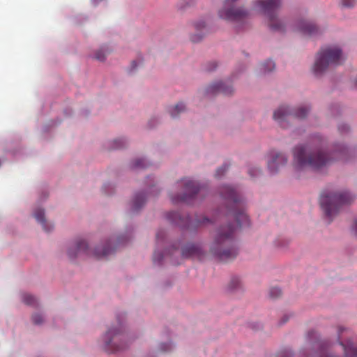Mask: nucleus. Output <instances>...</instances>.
Instances as JSON below:
<instances>
[{
	"label": "nucleus",
	"instance_id": "nucleus-1",
	"mask_svg": "<svg viewBox=\"0 0 357 357\" xmlns=\"http://www.w3.org/2000/svg\"><path fill=\"white\" fill-rule=\"evenodd\" d=\"M347 153V149L343 146H338L330 155L319 146L310 149L303 146H298L294 150L293 165L297 170L307 167L318 169L335 160H345Z\"/></svg>",
	"mask_w": 357,
	"mask_h": 357
},
{
	"label": "nucleus",
	"instance_id": "nucleus-2",
	"mask_svg": "<svg viewBox=\"0 0 357 357\" xmlns=\"http://www.w3.org/2000/svg\"><path fill=\"white\" fill-rule=\"evenodd\" d=\"M234 231V229L230 225L220 228L211 245V252L221 261L232 259L238 254L232 241Z\"/></svg>",
	"mask_w": 357,
	"mask_h": 357
},
{
	"label": "nucleus",
	"instance_id": "nucleus-3",
	"mask_svg": "<svg viewBox=\"0 0 357 357\" xmlns=\"http://www.w3.org/2000/svg\"><path fill=\"white\" fill-rule=\"evenodd\" d=\"M353 200L354 196L348 191H328L321 195L320 205L326 217L331 221L344 205L350 204Z\"/></svg>",
	"mask_w": 357,
	"mask_h": 357
},
{
	"label": "nucleus",
	"instance_id": "nucleus-4",
	"mask_svg": "<svg viewBox=\"0 0 357 357\" xmlns=\"http://www.w3.org/2000/svg\"><path fill=\"white\" fill-rule=\"evenodd\" d=\"M343 54L341 49L336 45H329L322 47L317 53L313 70L315 75H321L330 67L342 63Z\"/></svg>",
	"mask_w": 357,
	"mask_h": 357
},
{
	"label": "nucleus",
	"instance_id": "nucleus-5",
	"mask_svg": "<svg viewBox=\"0 0 357 357\" xmlns=\"http://www.w3.org/2000/svg\"><path fill=\"white\" fill-rule=\"evenodd\" d=\"M221 196L227 202L229 211L231 213L239 227L248 226L249 218L243 210L241 197L231 186L225 185L220 190Z\"/></svg>",
	"mask_w": 357,
	"mask_h": 357
},
{
	"label": "nucleus",
	"instance_id": "nucleus-6",
	"mask_svg": "<svg viewBox=\"0 0 357 357\" xmlns=\"http://www.w3.org/2000/svg\"><path fill=\"white\" fill-rule=\"evenodd\" d=\"M255 6L267 17L268 25L272 31L280 33L286 31V23L278 17L282 0H255Z\"/></svg>",
	"mask_w": 357,
	"mask_h": 357
},
{
	"label": "nucleus",
	"instance_id": "nucleus-7",
	"mask_svg": "<svg viewBox=\"0 0 357 357\" xmlns=\"http://www.w3.org/2000/svg\"><path fill=\"white\" fill-rule=\"evenodd\" d=\"M309 112L307 107L301 106L294 110H290L288 107L281 106L273 114L274 119L282 128H287V122L291 121L294 119H302L305 118Z\"/></svg>",
	"mask_w": 357,
	"mask_h": 357
},
{
	"label": "nucleus",
	"instance_id": "nucleus-8",
	"mask_svg": "<svg viewBox=\"0 0 357 357\" xmlns=\"http://www.w3.org/2000/svg\"><path fill=\"white\" fill-rule=\"evenodd\" d=\"M238 0H225L222 8L219 10L220 17L229 21L238 22L246 19L249 11L243 6H235Z\"/></svg>",
	"mask_w": 357,
	"mask_h": 357
},
{
	"label": "nucleus",
	"instance_id": "nucleus-9",
	"mask_svg": "<svg viewBox=\"0 0 357 357\" xmlns=\"http://www.w3.org/2000/svg\"><path fill=\"white\" fill-rule=\"evenodd\" d=\"M181 185L183 186L182 195L171 197L174 203L179 202L189 203L200 190L199 184L189 178L182 179Z\"/></svg>",
	"mask_w": 357,
	"mask_h": 357
},
{
	"label": "nucleus",
	"instance_id": "nucleus-10",
	"mask_svg": "<svg viewBox=\"0 0 357 357\" xmlns=\"http://www.w3.org/2000/svg\"><path fill=\"white\" fill-rule=\"evenodd\" d=\"M349 330L343 326H338L337 329V339L340 341V344L344 349V357H357V346L354 343L349 340L346 344L342 341L344 338V333H349Z\"/></svg>",
	"mask_w": 357,
	"mask_h": 357
},
{
	"label": "nucleus",
	"instance_id": "nucleus-11",
	"mask_svg": "<svg viewBox=\"0 0 357 357\" xmlns=\"http://www.w3.org/2000/svg\"><path fill=\"white\" fill-rule=\"evenodd\" d=\"M287 162V158L284 153L273 151L269 154L268 168L271 173H275L281 167L285 165Z\"/></svg>",
	"mask_w": 357,
	"mask_h": 357
},
{
	"label": "nucleus",
	"instance_id": "nucleus-12",
	"mask_svg": "<svg viewBox=\"0 0 357 357\" xmlns=\"http://www.w3.org/2000/svg\"><path fill=\"white\" fill-rule=\"evenodd\" d=\"M294 30L298 31L303 36H316L320 33V29L316 24L305 20L298 22Z\"/></svg>",
	"mask_w": 357,
	"mask_h": 357
},
{
	"label": "nucleus",
	"instance_id": "nucleus-13",
	"mask_svg": "<svg viewBox=\"0 0 357 357\" xmlns=\"http://www.w3.org/2000/svg\"><path fill=\"white\" fill-rule=\"evenodd\" d=\"M119 330H109L105 335V349L110 352H115L122 349L123 347L117 345L119 340Z\"/></svg>",
	"mask_w": 357,
	"mask_h": 357
},
{
	"label": "nucleus",
	"instance_id": "nucleus-14",
	"mask_svg": "<svg viewBox=\"0 0 357 357\" xmlns=\"http://www.w3.org/2000/svg\"><path fill=\"white\" fill-rule=\"evenodd\" d=\"M207 93L216 94L222 93L225 95H230L233 93V88L222 82H215L208 86L206 89Z\"/></svg>",
	"mask_w": 357,
	"mask_h": 357
},
{
	"label": "nucleus",
	"instance_id": "nucleus-15",
	"mask_svg": "<svg viewBox=\"0 0 357 357\" xmlns=\"http://www.w3.org/2000/svg\"><path fill=\"white\" fill-rule=\"evenodd\" d=\"M82 252L89 253L88 244L84 240H77L75 245L68 250V255L70 259H73Z\"/></svg>",
	"mask_w": 357,
	"mask_h": 357
},
{
	"label": "nucleus",
	"instance_id": "nucleus-16",
	"mask_svg": "<svg viewBox=\"0 0 357 357\" xmlns=\"http://www.w3.org/2000/svg\"><path fill=\"white\" fill-rule=\"evenodd\" d=\"M200 255L201 249L198 245L188 243L182 248V255L184 257L199 256Z\"/></svg>",
	"mask_w": 357,
	"mask_h": 357
},
{
	"label": "nucleus",
	"instance_id": "nucleus-17",
	"mask_svg": "<svg viewBox=\"0 0 357 357\" xmlns=\"http://www.w3.org/2000/svg\"><path fill=\"white\" fill-rule=\"evenodd\" d=\"M314 347L317 349L310 357H334L328 354L325 342H314Z\"/></svg>",
	"mask_w": 357,
	"mask_h": 357
},
{
	"label": "nucleus",
	"instance_id": "nucleus-18",
	"mask_svg": "<svg viewBox=\"0 0 357 357\" xmlns=\"http://www.w3.org/2000/svg\"><path fill=\"white\" fill-rule=\"evenodd\" d=\"M34 217L42 225L43 228L45 231H51L53 227L52 225L46 222L43 209L37 208L34 212Z\"/></svg>",
	"mask_w": 357,
	"mask_h": 357
},
{
	"label": "nucleus",
	"instance_id": "nucleus-19",
	"mask_svg": "<svg viewBox=\"0 0 357 357\" xmlns=\"http://www.w3.org/2000/svg\"><path fill=\"white\" fill-rule=\"evenodd\" d=\"M111 244L112 242L109 240L104 248H96L94 250V255L98 258H100L110 255L114 251V248L111 247Z\"/></svg>",
	"mask_w": 357,
	"mask_h": 357
},
{
	"label": "nucleus",
	"instance_id": "nucleus-20",
	"mask_svg": "<svg viewBox=\"0 0 357 357\" xmlns=\"http://www.w3.org/2000/svg\"><path fill=\"white\" fill-rule=\"evenodd\" d=\"M146 201L145 195L144 193H138L135 195L133 202L132 209L133 211H139L144 204Z\"/></svg>",
	"mask_w": 357,
	"mask_h": 357
},
{
	"label": "nucleus",
	"instance_id": "nucleus-21",
	"mask_svg": "<svg viewBox=\"0 0 357 357\" xmlns=\"http://www.w3.org/2000/svg\"><path fill=\"white\" fill-rule=\"evenodd\" d=\"M167 218L172 222L173 223H175L176 225H178L181 227H185L186 225L183 221V219L181 218V215L178 212L172 211L169 212L167 215Z\"/></svg>",
	"mask_w": 357,
	"mask_h": 357
},
{
	"label": "nucleus",
	"instance_id": "nucleus-22",
	"mask_svg": "<svg viewBox=\"0 0 357 357\" xmlns=\"http://www.w3.org/2000/svg\"><path fill=\"white\" fill-rule=\"evenodd\" d=\"M185 106L183 102L178 103L174 107L169 109V113L172 117H176L180 113L184 112Z\"/></svg>",
	"mask_w": 357,
	"mask_h": 357
},
{
	"label": "nucleus",
	"instance_id": "nucleus-23",
	"mask_svg": "<svg viewBox=\"0 0 357 357\" xmlns=\"http://www.w3.org/2000/svg\"><path fill=\"white\" fill-rule=\"evenodd\" d=\"M241 287V281L238 278H232L228 284L230 291H235Z\"/></svg>",
	"mask_w": 357,
	"mask_h": 357
},
{
	"label": "nucleus",
	"instance_id": "nucleus-24",
	"mask_svg": "<svg viewBox=\"0 0 357 357\" xmlns=\"http://www.w3.org/2000/svg\"><path fill=\"white\" fill-rule=\"evenodd\" d=\"M261 69L264 73H268L275 69V63L271 60H268L265 63L261 64Z\"/></svg>",
	"mask_w": 357,
	"mask_h": 357
},
{
	"label": "nucleus",
	"instance_id": "nucleus-25",
	"mask_svg": "<svg viewBox=\"0 0 357 357\" xmlns=\"http://www.w3.org/2000/svg\"><path fill=\"white\" fill-rule=\"evenodd\" d=\"M23 302L26 305H33L36 303V299L30 294H24L23 296Z\"/></svg>",
	"mask_w": 357,
	"mask_h": 357
},
{
	"label": "nucleus",
	"instance_id": "nucleus-26",
	"mask_svg": "<svg viewBox=\"0 0 357 357\" xmlns=\"http://www.w3.org/2000/svg\"><path fill=\"white\" fill-rule=\"evenodd\" d=\"M146 167V165L145 164V161L142 158L136 159L132 162V167L134 169L144 168Z\"/></svg>",
	"mask_w": 357,
	"mask_h": 357
},
{
	"label": "nucleus",
	"instance_id": "nucleus-27",
	"mask_svg": "<svg viewBox=\"0 0 357 357\" xmlns=\"http://www.w3.org/2000/svg\"><path fill=\"white\" fill-rule=\"evenodd\" d=\"M282 294L281 289L278 287H273L269 290V296L272 298H277Z\"/></svg>",
	"mask_w": 357,
	"mask_h": 357
},
{
	"label": "nucleus",
	"instance_id": "nucleus-28",
	"mask_svg": "<svg viewBox=\"0 0 357 357\" xmlns=\"http://www.w3.org/2000/svg\"><path fill=\"white\" fill-rule=\"evenodd\" d=\"M106 52L107 51L105 49L101 48L95 54L94 57L98 61H103L106 57Z\"/></svg>",
	"mask_w": 357,
	"mask_h": 357
},
{
	"label": "nucleus",
	"instance_id": "nucleus-29",
	"mask_svg": "<svg viewBox=\"0 0 357 357\" xmlns=\"http://www.w3.org/2000/svg\"><path fill=\"white\" fill-rule=\"evenodd\" d=\"M356 3V0H340V4L344 8L354 7Z\"/></svg>",
	"mask_w": 357,
	"mask_h": 357
},
{
	"label": "nucleus",
	"instance_id": "nucleus-30",
	"mask_svg": "<svg viewBox=\"0 0 357 357\" xmlns=\"http://www.w3.org/2000/svg\"><path fill=\"white\" fill-rule=\"evenodd\" d=\"M32 321L34 324L39 325L43 322V317L40 314H34L32 316Z\"/></svg>",
	"mask_w": 357,
	"mask_h": 357
},
{
	"label": "nucleus",
	"instance_id": "nucleus-31",
	"mask_svg": "<svg viewBox=\"0 0 357 357\" xmlns=\"http://www.w3.org/2000/svg\"><path fill=\"white\" fill-rule=\"evenodd\" d=\"M292 353L289 349H284L278 352L276 357H292Z\"/></svg>",
	"mask_w": 357,
	"mask_h": 357
},
{
	"label": "nucleus",
	"instance_id": "nucleus-32",
	"mask_svg": "<svg viewBox=\"0 0 357 357\" xmlns=\"http://www.w3.org/2000/svg\"><path fill=\"white\" fill-rule=\"evenodd\" d=\"M227 169H228V166L227 165H224L222 167L218 168L216 171L215 176L216 177L221 176L222 175L224 174V173L227 171Z\"/></svg>",
	"mask_w": 357,
	"mask_h": 357
},
{
	"label": "nucleus",
	"instance_id": "nucleus-33",
	"mask_svg": "<svg viewBox=\"0 0 357 357\" xmlns=\"http://www.w3.org/2000/svg\"><path fill=\"white\" fill-rule=\"evenodd\" d=\"M206 27L205 22L202 20L195 24V28L197 31H202Z\"/></svg>",
	"mask_w": 357,
	"mask_h": 357
},
{
	"label": "nucleus",
	"instance_id": "nucleus-34",
	"mask_svg": "<svg viewBox=\"0 0 357 357\" xmlns=\"http://www.w3.org/2000/svg\"><path fill=\"white\" fill-rule=\"evenodd\" d=\"M203 36V33L194 34L191 36L190 39L193 43H197L202 40Z\"/></svg>",
	"mask_w": 357,
	"mask_h": 357
},
{
	"label": "nucleus",
	"instance_id": "nucleus-35",
	"mask_svg": "<svg viewBox=\"0 0 357 357\" xmlns=\"http://www.w3.org/2000/svg\"><path fill=\"white\" fill-rule=\"evenodd\" d=\"M260 173V170L258 169H250L249 174L251 176H255Z\"/></svg>",
	"mask_w": 357,
	"mask_h": 357
},
{
	"label": "nucleus",
	"instance_id": "nucleus-36",
	"mask_svg": "<svg viewBox=\"0 0 357 357\" xmlns=\"http://www.w3.org/2000/svg\"><path fill=\"white\" fill-rule=\"evenodd\" d=\"M162 258H163V256H162V255H159V254H158V253H156V252H155V253H154V255H153V261H157L160 262V260H161Z\"/></svg>",
	"mask_w": 357,
	"mask_h": 357
},
{
	"label": "nucleus",
	"instance_id": "nucleus-37",
	"mask_svg": "<svg viewBox=\"0 0 357 357\" xmlns=\"http://www.w3.org/2000/svg\"><path fill=\"white\" fill-rule=\"evenodd\" d=\"M338 129L340 132H347L349 130V127L347 125H341Z\"/></svg>",
	"mask_w": 357,
	"mask_h": 357
},
{
	"label": "nucleus",
	"instance_id": "nucleus-38",
	"mask_svg": "<svg viewBox=\"0 0 357 357\" xmlns=\"http://www.w3.org/2000/svg\"><path fill=\"white\" fill-rule=\"evenodd\" d=\"M163 235H164V231H158V233L156 234V238H157V240L159 241L160 239H162Z\"/></svg>",
	"mask_w": 357,
	"mask_h": 357
},
{
	"label": "nucleus",
	"instance_id": "nucleus-39",
	"mask_svg": "<svg viewBox=\"0 0 357 357\" xmlns=\"http://www.w3.org/2000/svg\"><path fill=\"white\" fill-rule=\"evenodd\" d=\"M317 337V335H316V333L314 332V331H312V332H310L308 333V339L311 341L312 340L313 338H316Z\"/></svg>",
	"mask_w": 357,
	"mask_h": 357
},
{
	"label": "nucleus",
	"instance_id": "nucleus-40",
	"mask_svg": "<svg viewBox=\"0 0 357 357\" xmlns=\"http://www.w3.org/2000/svg\"><path fill=\"white\" fill-rule=\"evenodd\" d=\"M210 222V220L208 218H203V220L201 222V221H199L198 223L199 225H205V224H207Z\"/></svg>",
	"mask_w": 357,
	"mask_h": 357
},
{
	"label": "nucleus",
	"instance_id": "nucleus-41",
	"mask_svg": "<svg viewBox=\"0 0 357 357\" xmlns=\"http://www.w3.org/2000/svg\"><path fill=\"white\" fill-rule=\"evenodd\" d=\"M288 319H289V317L287 315H284L281 320L280 324H283L286 323Z\"/></svg>",
	"mask_w": 357,
	"mask_h": 357
},
{
	"label": "nucleus",
	"instance_id": "nucleus-42",
	"mask_svg": "<svg viewBox=\"0 0 357 357\" xmlns=\"http://www.w3.org/2000/svg\"><path fill=\"white\" fill-rule=\"evenodd\" d=\"M353 229L354 231L355 234L357 236V220L355 222L353 226Z\"/></svg>",
	"mask_w": 357,
	"mask_h": 357
},
{
	"label": "nucleus",
	"instance_id": "nucleus-43",
	"mask_svg": "<svg viewBox=\"0 0 357 357\" xmlns=\"http://www.w3.org/2000/svg\"><path fill=\"white\" fill-rule=\"evenodd\" d=\"M211 65L213 66L212 67H209L207 70L211 71V70H214L215 68H216V63H212Z\"/></svg>",
	"mask_w": 357,
	"mask_h": 357
},
{
	"label": "nucleus",
	"instance_id": "nucleus-44",
	"mask_svg": "<svg viewBox=\"0 0 357 357\" xmlns=\"http://www.w3.org/2000/svg\"><path fill=\"white\" fill-rule=\"evenodd\" d=\"M136 66H137L136 61H133L132 62L131 67H132V69H134V68H136Z\"/></svg>",
	"mask_w": 357,
	"mask_h": 357
},
{
	"label": "nucleus",
	"instance_id": "nucleus-45",
	"mask_svg": "<svg viewBox=\"0 0 357 357\" xmlns=\"http://www.w3.org/2000/svg\"><path fill=\"white\" fill-rule=\"evenodd\" d=\"M116 148H121V147H122V145H121V144H120V145H116Z\"/></svg>",
	"mask_w": 357,
	"mask_h": 357
},
{
	"label": "nucleus",
	"instance_id": "nucleus-46",
	"mask_svg": "<svg viewBox=\"0 0 357 357\" xmlns=\"http://www.w3.org/2000/svg\"><path fill=\"white\" fill-rule=\"evenodd\" d=\"M119 142H121V140H116L114 142L118 143Z\"/></svg>",
	"mask_w": 357,
	"mask_h": 357
},
{
	"label": "nucleus",
	"instance_id": "nucleus-47",
	"mask_svg": "<svg viewBox=\"0 0 357 357\" xmlns=\"http://www.w3.org/2000/svg\"><path fill=\"white\" fill-rule=\"evenodd\" d=\"M355 84H356V87H357V79H356V82H355Z\"/></svg>",
	"mask_w": 357,
	"mask_h": 357
}]
</instances>
